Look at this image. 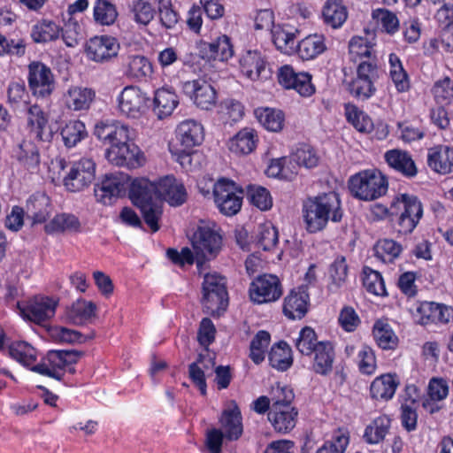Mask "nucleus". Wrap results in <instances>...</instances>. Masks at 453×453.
<instances>
[{"label":"nucleus","instance_id":"1","mask_svg":"<svg viewBox=\"0 0 453 453\" xmlns=\"http://www.w3.org/2000/svg\"><path fill=\"white\" fill-rule=\"evenodd\" d=\"M163 199L171 205L182 204L187 199L183 184L173 176H166L158 182L143 178V222L151 233H156L160 228Z\"/></svg>","mask_w":453,"mask_h":453},{"label":"nucleus","instance_id":"2","mask_svg":"<svg viewBox=\"0 0 453 453\" xmlns=\"http://www.w3.org/2000/svg\"><path fill=\"white\" fill-rule=\"evenodd\" d=\"M303 214L310 233L321 231L329 220L341 221L342 210L338 194L329 192L308 198L303 203Z\"/></svg>","mask_w":453,"mask_h":453},{"label":"nucleus","instance_id":"3","mask_svg":"<svg viewBox=\"0 0 453 453\" xmlns=\"http://www.w3.org/2000/svg\"><path fill=\"white\" fill-rule=\"evenodd\" d=\"M134 134L128 127L117 121L111 129L105 144L110 148L105 151L106 159L116 166H127L129 169L141 165V150L133 142Z\"/></svg>","mask_w":453,"mask_h":453},{"label":"nucleus","instance_id":"4","mask_svg":"<svg viewBox=\"0 0 453 453\" xmlns=\"http://www.w3.org/2000/svg\"><path fill=\"white\" fill-rule=\"evenodd\" d=\"M190 241L196 256L198 273H202L205 266L202 258H214L219 253L222 236L214 222L200 220Z\"/></svg>","mask_w":453,"mask_h":453},{"label":"nucleus","instance_id":"5","mask_svg":"<svg viewBox=\"0 0 453 453\" xmlns=\"http://www.w3.org/2000/svg\"><path fill=\"white\" fill-rule=\"evenodd\" d=\"M176 137L180 147L170 143L169 150L183 167H187L191 163L190 151L203 141V127L196 120L186 119L178 125Z\"/></svg>","mask_w":453,"mask_h":453},{"label":"nucleus","instance_id":"6","mask_svg":"<svg viewBox=\"0 0 453 453\" xmlns=\"http://www.w3.org/2000/svg\"><path fill=\"white\" fill-rule=\"evenodd\" d=\"M349 187L355 197L364 201H372L386 195L388 181L378 169H368L353 175L349 179Z\"/></svg>","mask_w":453,"mask_h":453},{"label":"nucleus","instance_id":"7","mask_svg":"<svg viewBox=\"0 0 453 453\" xmlns=\"http://www.w3.org/2000/svg\"><path fill=\"white\" fill-rule=\"evenodd\" d=\"M84 356L83 351L79 350H50L36 365L31 370L61 380L65 371L69 373H75L74 365Z\"/></svg>","mask_w":453,"mask_h":453},{"label":"nucleus","instance_id":"8","mask_svg":"<svg viewBox=\"0 0 453 453\" xmlns=\"http://www.w3.org/2000/svg\"><path fill=\"white\" fill-rule=\"evenodd\" d=\"M204 271L205 268L203 267L201 273L203 274L202 303L205 312L213 315L226 307V281L223 277L216 273H204Z\"/></svg>","mask_w":453,"mask_h":453},{"label":"nucleus","instance_id":"9","mask_svg":"<svg viewBox=\"0 0 453 453\" xmlns=\"http://www.w3.org/2000/svg\"><path fill=\"white\" fill-rule=\"evenodd\" d=\"M213 196L214 202L222 214L234 216L242 208L243 190L232 180L219 179L213 185Z\"/></svg>","mask_w":453,"mask_h":453},{"label":"nucleus","instance_id":"10","mask_svg":"<svg viewBox=\"0 0 453 453\" xmlns=\"http://www.w3.org/2000/svg\"><path fill=\"white\" fill-rule=\"evenodd\" d=\"M27 82L32 95L37 98L49 97L55 89V79L51 69L40 61H33L27 66Z\"/></svg>","mask_w":453,"mask_h":453},{"label":"nucleus","instance_id":"11","mask_svg":"<svg viewBox=\"0 0 453 453\" xmlns=\"http://www.w3.org/2000/svg\"><path fill=\"white\" fill-rule=\"evenodd\" d=\"M16 305L24 318L42 325L54 317L58 301L49 296H35L27 303L18 301Z\"/></svg>","mask_w":453,"mask_h":453},{"label":"nucleus","instance_id":"12","mask_svg":"<svg viewBox=\"0 0 453 453\" xmlns=\"http://www.w3.org/2000/svg\"><path fill=\"white\" fill-rule=\"evenodd\" d=\"M95 173V162L91 158H81L72 164L68 173L64 178V186L71 192L81 191L92 183Z\"/></svg>","mask_w":453,"mask_h":453},{"label":"nucleus","instance_id":"13","mask_svg":"<svg viewBox=\"0 0 453 453\" xmlns=\"http://www.w3.org/2000/svg\"><path fill=\"white\" fill-rule=\"evenodd\" d=\"M250 300L257 304L277 301L282 295L279 278L273 274L257 277L250 285Z\"/></svg>","mask_w":453,"mask_h":453},{"label":"nucleus","instance_id":"14","mask_svg":"<svg viewBox=\"0 0 453 453\" xmlns=\"http://www.w3.org/2000/svg\"><path fill=\"white\" fill-rule=\"evenodd\" d=\"M182 89L193 104L203 111H211L217 104V91L204 79L188 81L183 83Z\"/></svg>","mask_w":453,"mask_h":453},{"label":"nucleus","instance_id":"15","mask_svg":"<svg viewBox=\"0 0 453 453\" xmlns=\"http://www.w3.org/2000/svg\"><path fill=\"white\" fill-rule=\"evenodd\" d=\"M127 175L121 172L105 174L100 184L95 186V196L103 204H111L126 190Z\"/></svg>","mask_w":453,"mask_h":453},{"label":"nucleus","instance_id":"16","mask_svg":"<svg viewBox=\"0 0 453 453\" xmlns=\"http://www.w3.org/2000/svg\"><path fill=\"white\" fill-rule=\"evenodd\" d=\"M119 44L112 36L102 35L89 39L85 46V53L90 60L104 62L118 55Z\"/></svg>","mask_w":453,"mask_h":453},{"label":"nucleus","instance_id":"17","mask_svg":"<svg viewBox=\"0 0 453 453\" xmlns=\"http://www.w3.org/2000/svg\"><path fill=\"white\" fill-rule=\"evenodd\" d=\"M414 319L423 326L431 323L447 324L453 319V309L443 304L425 302L417 307Z\"/></svg>","mask_w":453,"mask_h":453},{"label":"nucleus","instance_id":"18","mask_svg":"<svg viewBox=\"0 0 453 453\" xmlns=\"http://www.w3.org/2000/svg\"><path fill=\"white\" fill-rule=\"evenodd\" d=\"M198 50L199 56L208 61H226L234 55L230 38L226 35L219 36L211 42H201L198 45Z\"/></svg>","mask_w":453,"mask_h":453},{"label":"nucleus","instance_id":"19","mask_svg":"<svg viewBox=\"0 0 453 453\" xmlns=\"http://www.w3.org/2000/svg\"><path fill=\"white\" fill-rule=\"evenodd\" d=\"M53 211L50 197L41 192L33 194L26 204L27 219L32 220V224H42L46 222Z\"/></svg>","mask_w":453,"mask_h":453},{"label":"nucleus","instance_id":"20","mask_svg":"<svg viewBox=\"0 0 453 453\" xmlns=\"http://www.w3.org/2000/svg\"><path fill=\"white\" fill-rule=\"evenodd\" d=\"M309 294L304 288L292 290L284 299L283 312L290 319H301L308 311Z\"/></svg>","mask_w":453,"mask_h":453},{"label":"nucleus","instance_id":"21","mask_svg":"<svg viewBox=\"0 0 453 453\" xmlns=\"http://www.w3.org/2000/svg\"><path fill=\"white\" fill-rule=\"evenodd\" d=\"M220 430L227 441L238 440L243 432L241 411L236 404L226 409L219 418Z\"/></svg>","mask_w":453,"mask_h":453},{"label":"nucleus","instance_id":"22","mask_svg":"<svg viewBox=\"0 0 453 453\" xmlns=\"http://www.w3.org/2000/svg\"><path fill=\"white\" fill-rule=\"evenodd\" d=\"M313 355L311 370L319 375H328L333 371L335 353L332 342L323 341L319 343Z\"/></svg>","mask_w":453,"mask_h":453},{"label":"nucleus","instance_id":"23","mask_svg":"<svg viewBox=\"0 0 453 453\" xmlns=\"http://www.w3.org/2000/svg\"><path fill=\"white\" fill-rule=\"evenodd\" d=\"M428 166L440 174L453 173V148L439 145L428 150Z\"/></svg>","mask_w":453,"mask_h":453},{"label":"nucleus","instance_id":"24","mask_svg":"<svg viewBox=\"0 0 453 453\" xmlns=\"http://www.w3.org/2000/svg\"><path fill=\"white\" fill-rule=\"evenodd\" d=\"M122 114L130 119H139L142 116V91L137 86H127L119 99Z\"/></svg>","mask_w":453,"mask_h":453},{"label":"nucleus","instance_id":"25","mask_svg":"<svg viewBox=\"0 0 453 453\" xmlns=\"http://www.w3.org/2000/svg\"><path fill=\"white\" fill-rule=\"evenodd\" d=\"M298 412L292 406L270 408L268 419L274 430L280 434L290 432L296 424Z\"/></svg>","mask_w":453,"mask_h":453},{"label":"nucleus","instance_id":"26","mask_svg":"<svg viewBox=\"0 0 453 453\" xmlns=\"http://www.w3.org/2000/svg\"><path fill=\"white\" fill-rule=\"evenodd\" d=\"M241 72L250 80L257 81L265 73V57L257 50H248L240 58Z\"/></svg>","mask_w":453,"mask_h":453},{"label":"nucleus","instance_id":"27","mask_svg":"<svg viewBox=\"0 0 453 453\" xmlns=\"http://www.w3.org/2000/svg\"><path fill=\"white\" fill-rule=\"evenodd\" d=\"M298 30L289 25H275L272 28L273 42L280 52L292 55L296 52Z\"/></svg>","mask_w":453,"mask_h":453},{"label":"nucleus","instance_id":"28","mask_svg":"<svg viewBox=\"0 0 453 453\" xmlns=\"http://www.w3.org/2000/svg\"><path fill=\"white\" fill-rule=\"evenodd\" d=\"M388 165L406 177H413L417 174L416 165L411 155L401 150H390L384 155Z\"/></svg>","mask_w":453,"mask_h":453},{"label":"nucleus","instance_id":"29","mask_svg":"<svg viewBox=\"0 0 453 453\" xmlns=\"http://www.w3.org/2000/svg\"><path fill=\"white\" fill-rule=\"evenodd\" d=\"M326 50V38L320 34L309 35L302 39L296 47V51L303 60H311Z\"/></svg>","mask_w":453,"mask_h":453},{"label":"nucleus","instance_id":"30","mask_svg":"<svg viewBox=\"0 0 453 453\" xmlns=\"http://www.w3.org/2000/svg\"><path fill=\"white\" fill-rule=\"evenodd\" d=\"M96 306L93 302L78 299L65 310L67 322L73 325H83L96 316Z\"/></svg>","mask_w":453,"mask_h":453},{"label":"nucleus","instance_id":"31","mask_svg":"<svg viewBox=\"0 0 453 453\" xmlns=\"http://www.w3.org/2000/svg\"><path fill=\"white\" fill-rule=\"evenodd\" d=\"M178 104V96L174 92L161 88L155 92L152 110L159 119H163L170 116Z\"/></svg>","mask_w":453,"mask_h":453},{"label":"nucleus","instance_id":"32","mask_svg":"<svg viewBox=\"0 0 453 453\" xmlns=\"http://www.w3.org/2000/svg\"><path fill=\"white\" fill-rule=\"evenodd\" d=\"M257 137L255 130L243 128L228 142V149L236 155L251 153L257 146Z\"/></svg>","mask_w":453,"mask_h":453},{"label":"nucleus","instance_id":"33","mask_svg":"<svg viewBox=\"0 0 453 453\" xmlns=\"http://www.w3.org/2000/svg\"><path fill=\"white\" fill-rule=\"evenodd\" d=\"M95 92L87 88H70L64 96L65 104L73 111H82L89 108Z\"/></svg>","mask_w":453,"mask_h":453},{"label":"nucleus","instance_id":"34","mask_svg":"<svg viewBox=\"0 0 453 453\" xmlns=\"http://www.w3.org/2000/svg\"><path fill=\"white\" fill-rule=\"evenodd\" d=\"M375 45V34L365 32V36H354L349 42V51L352 60L357 61L362 58L371 59Z\"/></svg>","mask_w":453,"mask_h":453},{"label":"nucleus","instance_id":"35","mask_svg":"<svg viewBox=\"0 0 453 453\" xmlns=\"http://www.w3.org/2000/svg\"><path fill=\"white\" fill-rule=\"evenodd\" d=\"M322 16L327 26L339 28L346 21L348 12L342 0H326L323 7Z\"/></svg>","mask_w":453,"mask_h":453},{"label":"nucleus","instance_id":"36","mask_svg":"<svg viewBox=\"0 0 453 453\" xmlns=\"http://www.w3.org/2000/svg\"><path fill=\"white\" fill-rule=\"evenodd\" d=\"M390 209L392 211V214H398V212H402L406 215L420 219L423 215L421 203L416 196L407 194L397 196L392 202Z\"/></svg>","mask_w":453,"mask_h":453},{"label":"nucleus","instance_id":"37","mask_svg":"<svg viewBox=\"0 0 453 453\" xmlns=\"http://www.w3.org/2000/svg\"><path fill=\"white\" fill-rule=\"evenodd\" d=\"M27 127L38 141H44L43 134L48 124V116L36 104L30 105L27 111Z\"/></svg>","mask_w":453,"mask_h":453},{"label":"nucleus","instance_id":"38","mask_svg":"<svg viewBox=\"0 0 453 453\" xmlns=\"http://www.w3.org/2000/svg\"><path fill=\"white\" fill-rule=\"evenodd\" d=\"M397 385V381L392 375H381L371 384V395L374 399L389 400L395 395Z\"/></svg>","mask_w":453,"mask_h":453},{"label":"nucleus","instance_id":"39","mask_svg":"<svg viewBox=\"0 0 453 453\" xmlns=\"http://www.w3.org/2000/svg\"><path fill=\"white\" fill-rule=\"evenodd\" d=\"M60 27L51 20L42 19L33 26L31 37L35 42L45 43L59 37Z\"/></svg>","mask_w":453,"mask_h":453},{"label":"nucleus","instance_id":"40","mask_svg":"<svg viewBox=\"0 0 453 453\" xmlns=\"http://www.w3.org/2000/svg\"><path fill=\"white\" fill-rule=\"evenodd\" d=\"M14 153L18 161L28 170L36 168L40 164L39 150L31 141H22Z\"/></svg>","mask_w":453,"mask_h":453},{"label":"nucleus","instance_id":"41","mask_svg":"<svg viewBox=\"0 0 453 453\" xmlns=\"http://www.w3.org/2000/svg\"><path fill=\"white\" fill-rule=\"evenodd\" d=\"M255 114L265 129L279 132L283 128L285 117L281 111L273 108H259L255 111Z\"/></svg>","mask_w":453,"mask_h":453},{"label":"nucleus","instance_id":"42","mask_svg":"<svg viewBox=\"0 0 453 453\" xmlns=\"http://www.w3.org/2000/svg\"><path fill=\"white\" fill-rule=\"evenodd\" d=\"M269 362L273 368L279 371L288 369L293 363L289 346L284 342L273 345L269 352Z\"/></svg>","mask_w":453,"mask_h":453},{"label":"nucleus","instance_id":"43","mask_svg":"<svg viewBox=\"0 0 453 453\" xmlns=\"http://www.w3.org/2000/svg\"><path fill=\"white\" fill-rule=\"evenodd\" d=\"M373 336L377 344L383 349H393L397 346L398 338L391 326L382 320L373 326Z\"/></svg>","mask_w":453,"mask_h":453},{"label":"nucleus","instance_id":"44","mask_svg":"<svg viewBox=\"0 0 453 453\" xmlns=\"http://www.w3.org/2000/svg\"><path fill=\"white\" fill-rule=\"evenodd\" d=\"M81 224L77 217L73 214L61 213L56 215L48 224L45 225L44 229L48 234L65 231H78Z\"/></svg>","mask_w":453,"mask_h":453},{"label":"nucleus","instance_id":"45","mask_svg":"<svg viewBox=\"0 0 453 453\" xmlns=\"http://www.w3.org/2000/svg\"><path fill=\"white\" fill-rule=\"evenodd\" d=\"M61 136L66 147H74L87 136L86 127L80 120H72L65 124L61 130Z\"/></svg>","mask_w":453,"mask_h":453},{"label":"nucleus","instance_id":"46","mask_svg":"<svg viewBox=\"0 0 453 453\" xmlns=\"http://www.w3.org/2000/svg\"><path fill=\"white\" fill-rule=\"evenodd\" d=\"M116 6L108 0H96L94 6V19L96 23L103 26L112 25L117 18Z\"/></svg>","mask_w":453,"mask_h":453},{"label":"nucleus","instance_id":"47","mask_svg":"<svg viewBox=\"0 0 453 453\" xmlns=\"http://www.w3.org/2000/svg\"><path fill=\"white\" fill-rule=\"evenodd\" d=\"M330 283L328 288L331 291H336L343 286L348 277V265L344 257H337L329 268Z\"/></svg>","mask_w":453,"mask_h":453},{"label":"nucleus","instance_id":"48","mask_svg":"<svg viewBox=\"0 0 453 453\" xmlns=\"http://www.w3.org/2000/svg\"><path fill=\"white\" fill-rule=\"evenodd\" d=\"M10 356L20 364L28 366L36 359V350L26 342H16L9 347Z\"/></svg>","mask_w":453,"mask_h":453},{"label":"nucleus","instance_id":"49","mask_svg":"<svg viewBox=\"0 0 453 453\" xmlns=\"http://www.w3.org/2000/svg\"><path fill=\"white\" fill-rule=\"evenodd\" d=\"M247 196L250 202L261 211H267L273 206V198L270 192L262 186L249 185Z\"/></svg>","mask_w":453,"mask_h":453},{"label":"nucleus","instance_id":"50","mask_svg":"<svg viewBox=\"0 0 453 453\" xmlns=\"http://www.w3.org/2000/svg\"><path fill=\"white\" fill-rule=\"evenodd\" d=\"M372 18L376 20L379 27L388 35H394L399 30V19L393 12L387 9H377L372 12Z\"/></svg>","mask_w":453,"mask_h":453},{"label":"nucleus","instance_id":"51","mask_svg":"<svg viewBox=\"0 0 453 453\" xmlns=\"http://www.w3.org/2000/svg\"><path fill=\"white\" fill-rule=\"evenodd\" d=\"M345 114L348 121L359 132L368 133L372 129L373 123L370 117L364 111H359L355 105H346Z\"/></svg>","mask_w":453,"mask_h":453},{"label":"nucleus","instance_id":"52","mask_svg":"<svg viewBox=\"0 0 453 453\" xmlns=\"http://www.w3.org/2000/svg\"><path fill=\"white\" fill-rule=\"evenodd\" d=\"M432 94L438 105H449L453 101V81L444 77L434 82Z\"/></svg>","mask_w":453,"mask_h":453},{"label":"nucleus","instance_id":"53","mask_svg":"<svg viewBox=\"0 0 453 453\" xmlns=\"http://www.w3.org/2000/svg\"><path fill=\"white\" fill-rule=\"evenodd\" d=\"M374 250L379 259L392 263L402 252V246L392 239H384L376 243Z\"/></svg>","mask_w":453,"mask_h":453},{"label":"nucleus","instance_id":"54","mask_svg":"<svg viewBox=\"0 0 453 453\" xmlns=\"http://www.w3.org/2000/svg\"><path fill=\"white\" fill-rule=\"evenodd\" d=\"M292 162L298 166L312 168L318 165L319 157L311 146L302 144L289 157V164Z\"/></svg>","mask_w":453,"mask_h":453},{"label":"nucleus","instance_id":"55","mask_svg":"<svg viewBox=\"0 0 453 453\" xmlns=\"http://www.w3.org/2000/svg\"><path fill=\"white\" fill-rule=\"evenodd\" d=\"M320 342H318L315 331L310 327H303L296 340V347L303 355H311Z\"/></svg>","mask_w":453,"mask_h":453},{"label":"nucleus","instance_id":"56","mask_svg":"<svg viewBox=\"0 0 453 453\" xmlns=\"http://www.w3.org/2000/svg\"><path fill=\"white\" fill-rule=\"evenodd\" d=\"M60 31L62 39L67 47H76L83 38L81 25L72 17L65 23Z\"/></svg>","mask_w":453,"mask_h":453},{"label":"nucleus","instance_id":"57","mask_svg":"<svg viewBox=\"0 0 453 453\" xmlns=\"http://www.w3.org/2000/svg\"><path fill=\"white\" fill-rule=\"evenodd\" d=\"M278 242V230L274 226L266 222L258 227L257 243L264 250H270L276 246Z\"/></svg>","mask_w":453,"mask_h":453},{"label":"nucleus","instance_id":"58","mask_svg":"<svg viewBox=\"0 0 453 453\" xmlns=\"http://www.w3.org/2000/svg\"><path fill=\"white\" fill-rule=\"evenodd\" d=\"M49 333L52 340L60 343H81L86 341L80 332L64 326L51 327Z\"/></svg>","mask_w":453,"mask_h":453},{"label":"nucleus","instance_id":"59","mask_svg":"<svg viewBox=\"0 0 453 453\" xmlns=\"http://www.w3.org/2000/svg\"><path fill=\"white\" fill-rule=\"evenodd\" d=\"M349 444V434L346 431L339 429L333 436L332 441H326L317 453H344Z\"/></svg>","mask_w":453,"mask_h":453},{"label":"nucleus","instance_id":"60","mask_svg":"<svg viewBox=\"0 0 453 453\" xmlns=\"http://www.w3.org/2000/svg\"><path fill=\"white\" fill-rule=\"evenodd\" d=\"M364 273L363 284L368 292L376 296L386 295L383 279L378 272L365 268Z\"/></svg>","mask_w":453,"mask_h":453},{"label":"nucleus","instance_id":"61","mask_svg":"<svg viewBox=\"0 0 453 453\" xmlns=\"http://www.w3.org/2000/svg\"><path fill=\"white\" fill-rule=\"evenodd\" d=\"M270 399L272 402L271 408L291 406V402L294 399V393L290 388L287 386H280L278 383L272 387Z\"/></svg>","mask_w":453,"mask_h":453},{"label":"nucleus","instance_id":"62","mask_svg":"<svg viewBox=\"0 0 453 453\" xmlns=\"http://www.w3.org/2000/svg\"><path fill=\"white\" fill-rule=\"evenodd\" d=\"M8 102L13 108L19 107L21 104H27L29 98L24 81H12L7 90Z\"/></svg>","mask_w":453,"mask_h":453},{"label":"nucleus","instance_id":"63","mask_svg":"<svg viewBox=\"0 0 453 453\" xmlns=\"http://www.w3.org/2000/svg\"><path fill=\"white\" fill-rule=\"evenodd\" d=\"M373 82L374 81L357 75L356 79L349 84V90L356 97L366 99L375 91Z\"/></svg>","mask_w":453,"mask_h":453},{"label":"nucleus","instance_id":"64","mask_svg":"<svg viewBox=\"0 0 453 453\" xmlns=\"http://www.w3.org/2000/svg\"><path fill=\"white\" fill-rule=\"evenodd\" d=\"M388 421L380 418L376 419L373 425L366 427L365 438L369 443H378L384 439L388 433Z\"/></svg>","mask_w":453,"mask_h":453}]
</instances>
